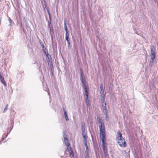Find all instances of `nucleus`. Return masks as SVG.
Returning a JSON list of instances; mask_svg holds the SVG:
<instances>
[{"label":"nucleus","mask_w":158,"mask_h":158,"mask_svg":"<svg viewBox=\"0 0 158 158\" xmlns=\"http://www.w3.org/2000/svg\"><path fill=\"white\" fill-rule=\"evenodd\" d=\"M116 139L117 143L121 147H125L126 145L125 139L123 137L120 132H117Z\"/></svg>","instance_id":"1"},{"label":"nucleus","mask_w":158,"mask_h":158,"mask_svg":"<svg viewBox=\"0 0 158 158\" xmlns=\"http://www.w3.org/2000/svg\"><path fill=\"white\" fill-rule=\"evenodd\" d=\"M99 128H100V138L102 141H106V139L105 138V127L104 125L99 126Z\"/></svg>","instance_id":"2"},{"label":"nucleus","mask_w":158,"mask_h":158,"mask_svg":"<svg viewBox=\"0 0 158 158\" xmlns=\"http://www.w3.org/2000/svg\"><path fill=\"white\" fill-rule=\"evenodd\" d=\"M102 104V110L104 114L106 115V118H107L108 111L106 107V103L105 99H101Z\"/></svg>","instance_id":"3"},{"label":"nucleus","mask_w":158,"mask_h":158,"mask_svg":"<svg viewBox=\"0 0 158 158\" xmlns=\"http://www.w3.org/2000/svg\"><path fill=\"white\" fill-rule=\"evenodd\" d=\"M46 59L48 61V64L50 65V67H53V65L52 64V61L51 60V55L48 54H47L46 55Z\"/></svg>","instance_id":"4"},{"label":"nucleus","mask_w":158,"mask_h":158,"mask_svg":"<svg viewBox=\"0 0 158 158\" xmlns=\"http://www.w3.org/2000/svg\"><path fill=\"white\" fill-rule=\"evenodd\" d=\"M106 141H104V142L102 141V142L104 155L105 157H106L108 156V154L107 149L105 146V142Z\"/></svg>","instance_id":"5"},{"label":"nucleus","mask_w":158,"mask_h":158,"mask_svg":"<svg viewBox=\"0 0 158 158\" xmlns=\"http://www.w3.org/2000/svg\"><path fill=\"white\" fill-rule=\"evenodd\" d=\"M150 56L151 57V59L150 60V64H151L153 63V62L154 61V60L156 56H155V55H153V54H151Z\"/></svg>","instance_id":"6"},{"label":"nucleus","mask_w":158,"mask_h":158,"mask_svg":"<svg viewBox=\"0 0 158 158\" xmlns=\"http://www.w3.org/2000/svg\"><path fill=\"white\" fill-rule=\"evenodd\" d=\"M97 120L98 123V125L99 126L104 125L102 119L100 117H98Z\"/></svg>","instance_id":"7"},{"label":"nucleus","mask_w":158,"mask_h":158,"mask_svg":"<svg viewBox=\"0 0 158 158\" xmlns=\"http://www.w3.org/2000/svg\"><path fill=\"white\" fill-rule=\"evenodd\" d=\"M151 54L155 55L156 48L154 46H152L151 47Z\"/></svg>","instance_id":"8"},{"label":"nucleus","mask_w":158,"mask_h":158,"mask_svg":"<svg viewBox=\"0 0 158 158\" xmlns=\"http://www.w3.org/2000/svg\"><path fill=\"white\" fill-rule=\"evenodd\" d=\"M81 125L82 127V132H85V124L84 122H82Z\"/></svg>","instance_id":"9"},{"label":"nucleus","mask_w":158,"mask_h":158,"mask_svg":"<svg viewBox=\"0 0 158 158\" xmlns=\"http://www.w3.org/2000/svg\"><path fill=\"white\" fill-rule=\"evenodd\" d=\"M81 80L82 82V83H86V81L85 79V77L83 75V73L82 72H81Z\"/></svg>","instance_id":"10"},{"label":"nucleus","mask_w":158,"mask_h":158,"mask_svg":"<svg viewBox=\"0 0 158 158\" xmlns=\"http://www.w3.org/2000/svg\"><path fill=\"white\" fill-rule=\"evenodd\" d=\"M101 99H105V95L104 94V91L103 90H101Z\"/></svg>","instance_id":"11"},{"label":"nucleus","mask_w":158,"mask_h":158,"mask_svg":"<svg viewBox=\"0 0 158 158\" xmlns=\"http://www.w3.org/2000/svg\"><path fill=\"white\" fill-rule=\"evenodd\" d=\"M67 149L70 155H72L73 156V152L71 148V147H67Z\"/></svg>","instance_id":"12"},{"label":"nucleus","mask_w":158,"mask_h":158,"mask_svg":"<svg viewBox=\"0 0 158 158\" xmlns=\"http://www.w3.org/2000/svg\"><path fill=\"white\" fill-rule=\"evenodd\" d=\"M0 80L1 82L5 86L6 85V83L4 80V78L2 76H0Z\"/></svg>","instance_id":"13"},{"label":"nucleus","mask_w":158,"mask_h":158,"mask_svg":"<svg viewBox=\"0 0 158 158\" xmlns=\"http://www.w3.org/2000/svg\"><path fill=\"white\" fill-rule=\"evenodd\" d=\"M82 135L84 138V142H86L87 141V136H86L85 132L82 133Z\"/></svg>","instance_id":"14"},{"label":"nucleus","mask_w":158,"mask_h":158,"mask_svg":"<svg viewBox=\"0 0 158 158\" xmlns=\"http://www.w3.org/2000/svg\"><path fill=\"white\" fill-rule=\"evenodd\" d=\"M64 141L65 142V143L66 145V146L67 147H69L70 145V144L69 142V141L68 139H64Z\"/></svg>","instance_id":"15"},{"label":"nucleus","mask_w":158,"mask_h":158,"mask_svg":"<svg viewBox=\"0 0 158 158\" xmlns=\"http://www.w3.org/2000/svg\"><path fill=\"white\" fill-rule=\"evenodd\" d=\"M85 158H88L89 157V149H86L85 151Z\"/></svg>","instance_id":"16"},{"label":"nucleus","mask_w":158,"mask_h":158,"mask_svg":"<svg viewBox=\"0 0 158 158\" xmlns=\"http://www.w3.org/2000/svg\"><path fill=\"white\" fill-rule=\"evenodd\" d=\"M82 84H83V85L85 91L86 90H88V86L86 85V83H82Z\"/></svg>","instance_id":"17"},{"label":"nucleus","mask_w":158,"mask_h":158,"mask_svg":"<svg viewBox=\"0 0 158 158\" xmlns=\"http://www.w3.org/2000/svg\"><path fill=\"white\" fill-rule=\"evenodd\" d=\"M64 29L66 31V34H69L67 28V26L65 22L64 23Z\"/></svg>","instance_id":"18"},{"label":"nucleus","mask_w":158,"mask_h":158,"mask_svg":"<svg viewBox=\"0 0 158 158\" xmlns=\"http://www.w3.org/2000/svg\"><path fill=\"white\" fill-rule=\"evenodd\" d=\"M63 133L64 134L63 137L64 138V139H67V136L66 134V131H64L63 132Z\"/></svg>","instance_id":"19"},{"label":"nucleus","mask_w":158,"mask_h":158,"mask_svg":"<svg viewBox=\"0 0 158 158\" xmlns=\"http://www.w3.org/2000/svg\"><path fill=\"white\" fill-rule=\"evenodd\" d=\"M65 39L67 41H70L69 39V34H65Z\"/></svg>","instance_id":"20"},{"label":"nucleus","mask_w":158,"mask_h":158,"mask_svg":"<svg viewBox=\"0 0 158 158\" xmlns=\"http://www.w3.org/2000/svg\"><path fill=\"white\" fill-rule=\"evenodd\" d=\"M7 136V134L6 133L4 134L2 136V140H3L5 139V138Z\"/></svg>","instance_id":"21"},{"label":"nucleus","mask_w":158,"mask_h":158,"mask_svg":"<svg viewBox=\"0 0 158 158\" xmlns=\"http://www.w3.org/2000/svg\"><path fill=\"white\" fill-rule=\"evenodd\" d=\"M85 102L88 106H89V101L88 100V98L86 99H85Z\"/></svg>","instance_id":"22"},{"label":"nucleus","mask_w":158,"mask_h":158,"mask_svg":"<svg viewBox=\"0 0 158 158\" xmlns=\"http://www.w3.org/2000/svg\"><path fill=\"white\" fill-rule=\"evenodd\" d=\"M88 90H86L85 91V95L86 97V99L88 98Z\"/></svg>","instance_id":"23"},{"label":"nucleus","mask_w":158,"mask_h":158,"mask_svg":"<svg viewBox=\"0 0 158 158\" xmlns=\"http://www.w3.org/2000/svg\"><path fill=\"white\" fill-rule=\"evenodd\" d=\"M8 19L9 22V26H10L12 23V20L9 17H8Z\"/></svg>","instance_id":"24"},{"label":"nucleus","mask_w":158,"mask_h":158,"mask_svg":"<svg viewBox=\"0 0 158 158\" xmlns=\"http://www.w3.org/2000/svg\"><path fill=\"white\" fill-rule=\"evenodd\" d=\"M84 144L85 146V147L86 149H88V147L87 145V141L86 142H84Z\"/></svg>","instance_id":"25"},{"label":"nucleus","mask_w":158,"mask_h":158,"mask_svg":"<svg viewBox=\"0 0 158 158\" xmlns=\"http://www.w3.org/2000/svg\"><path fill=\"white\" fill-rule=\"evenodd\" d=\"M8 107V104L6 105V107H5V108H4V110H3V111L4 112H6V111L7 110Z\"/></svg>","instance_id":"26"},{"label":"nucleus","mask_w":158,"mask_h":158,"mask_svg":"<svg viewBox=\"0 0 158 158\" xmlns=\"http://www.w3.org/2000/svg\"><path fill=\"white\" fill-rule=\"evenodd\" d=\"M100 90H103V85H102V84H101L100 85Z\"/></svg>","instance_id":"27"},{"label":"nucleus","mask_w":158,"mask_h":158,"mask_svg":"<svg viewBox=\"0 0 158 158\" xmlns=\"http://www.w3.org/2000/svg\"><path fill=\"white\" fill-rule=\"evenodd\" d=\"M68 43V46L69 48H70V47H71V46H70V41H67Z\"/></svg>","instance_id":"28"},{"label":"nucleus","mask_w":158,"mask_h":158,"mask_svg":"<svg viewBox=\"0 0 158 158\" xmlns=\"http://www.w3.org/2000/svg\"><path fill=\"white\" fill-rule=\"evenodd\" d=\"M50 30L51 32H53V29L52 27H50Z\"/></svg>","instance_id":"29"},{"label":"nucleus","mask_w":158,"mask_h":158,"mask_svg":"<svg viewBox=\"0 0 158 158\" xmlns=\"http://www.w3.org/2000/svg\"><path fill=\"white\" fill-rule=\"evenodd\" d=\"M64 115L65 117H67V116H68L66 111H65V112H64Z\"/></svg>","instance_id":"30"},{"label":"nucleus","mask_w":158,"mask_h":158,"mask_svg":"<svg viewBox=\"0 0 158 158\" xmlns=\"http://www.w3.org/2000/svg\"><path fill=\"white\" fill-rule=\"evenodd\" d=\"M65 119H66V121H69V119L68 118V116H67V117H65Z\"/></svg>","instance_id":"31"},{"label":"nucleus","mask_w":158,"mask_h":158,"mask_svg":"<svg viewBox=\"0 0 158 158\" xmlns=\"http://www.w3.org/2000/svg\"><path fill=\"white\" fill-rule=\"evenodd\" d=\"M43 51H44V53L45 54H46V49L45 47H44V48H43Z\"/></svg>","instance_id":"32"},{"label":"nucleus","mask_w":158,"mask_h":158,"mask_svg":"<svg viewBox=\"0 0 158 158\" xmlns=\"http://www.w3.org/2000/svg\"><path fill=\"white\" fill-rule=\"evenodd\" d=\"M41 45L42 46V47L43 48H44V44L43 43H42V44Z\"/></svg>","instance_id":"33"},{"label":"nucleus","mask_w":158,"mask_h":158,"mask_svg":"<svg viewBox=\"0 0 158 158\" xmlns=\"http://www.w3.org/2000/svg\"><path fill=\"white\" fill-rule=\"evenodd\" d=\"M63 110L64 111V112H65V111H66V110H65V109L64 107H63Z\"/></svg>","instance_id":"34"},{"label":"nucleus","mask_w":158,"mask_h":158,"mask_svg":"<svg viewBox=\"0 0 158 158\" xmlns=\"http://www.w3.org/2000/svg\"><path fill=\"white\" fill-rule=\"evenodd\" d=\"M48 94L49 95H50V94L49 92H48Z\"/></svg>","instance_id":"35"},{"label":"nucleus","mask_w":158,"mask_h":158,"mask_svg":"<svg viewBox=\"0 0 158 158\" xmlns=\"http://www.w3.org/2000/svg\"><path fill=\"white\" fill-rule=\"evenodd\" d=\"M124 151V152H126L125 151Z\"/></svg>","instance_id":"36"},{"label":"nucleus","mask_w":158,"mask_h":158,"mask_svg":"<svg viewBox=\"0 0 158 158\" xmlns=\"http://www.w3.org/2000/svg\"><path fill=\"white\" fill-rule=\"evenodd\" d=\"M48 13L49 14V11H48Z\"/></svg>","instance_id":"37"},{"label":"nucleus","mask_w":158,"mask_h":158,"mask_svg":"<svg viewBox=\"0 0 158 158\" xmlns=\"http://www.w3.org/2000/svg\"><path fill=\"white\" fill-rule=\"evenodd\" d=\"M40 44H41V45L42 44V43H40Z\"/></svg>","instance_id":"38"},{"label":"nucleus","mask_w":158,"mask_h":158,"mask_svg":"<svg viewBox=\"0 0 158 158\" xmlns=\"http://www.w3.org/2000/svg\"><path fill=\"white\" fill-rule=\"evenodd\" d=\"M1 142V141H0V143Z\"/></svg>","instance_id":"39"}]
</instances>
